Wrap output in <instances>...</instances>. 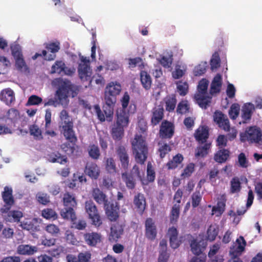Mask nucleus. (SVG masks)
Masks as SVG:
<instances>
[{
    "label": "nucleus",
    "mask_w": 262,
    "mask_h": 262,
    "mask_svg": "<svg viewBox=\"0 0 262 262\" xmlns=\"http://www.w3.org/2000/svg\"><path fill=\"white\" fill-rule=\"evenodd\" d=\"M146 138L141 135L136 134L132 142L133 154L136 162L141 165L144 164L148 153Z\"/></svg>",
    "instance_id": "obj_5"
},
{
    "label": "nucleus",
    "mask_w": 262,
    "mask_h": 262,
    "mask_svg": "<svg viewBox=\"0 0 262 262\" xmlns=\"http://www.w3.org/2000/svg\"><path fill=\"white\" fill-rule=\"evenodd\" d=\"M219 228L216 224L211 225L207 231V238L210 241H214L218 235Z\"/></svg>",
    "instance_id": "obj_43"
},
{
    "label": "nucleus",
    "mask_w": 262,
    "mask_h": 262,
    "mask_svg": "<svg viewBox=\"0 0 262 262\" xmlns=\"http://www.w3.org/2000/svg\"><path fill=\"white\" fill-rule=\"evenodd\" d=\"M121 91V85L118 82H111L107 84L104 91L105 104L103 107V112L107 117H112L113 115L116 97Z\"/></svg>",
    "instance_id": "obj_3"
},
{
    "label": "nucleus",
    "mask_w": 262,
    "mask_h": 262,
    "mask_svg": "<svg viewBox=\"0 0 262 262\" xmlns=\"http://www.w3.org/2000/svg\"><path fill=\"white\" fill-rule=\"evenodd\" d=\"M122 179L126 187L129 189H134L136 185L135 177L132 173L124 172L122 174Z\"/></svg>",
    "instance_id": "obj_32"
},
{
    "label": "nucleus",
    "mask_w": 262,
    "mask_h": 262,
    "mask_svg": "<svg viewBox=\"0 0 262 262\" xmlns=\"http://www.w3.org/2000/svg\"><path fill=\"white\" fill-rule=\"evenodd\" d=\"M230 152L228 149L222 148L219 149L214 156V160L219 163L225 162L230 157Z\"/></svg>",
    "instance_id": "obj_30"
},
{
    "label": "nucleus",
    "mask_w": 262,
    "mask_h": 262,
    "mask_svg": "<svg viewBox=\"0 0 262 262\" xmlns=\"http://www.w3.org/2000/svg\"><path fill=\"white\" fill-rule=\"evenodd\" d=\"M262 131L259 127L256 126H251L240 135L242 142L248 141L249 143H258L261 140Z\"/></svg>",
    "instance_id": "obj_6"
},
{
    "label": "nucleus",
    "mask_w": 262,
    "mask_h": 262,
    "mask_svg": "<svg viewBox=\"0 0 262 262\" xmlns=\"http://www.w3.org/2000/svg\"><path fill=\"white\" fill-rule=\"evenodd\" d=\"M60 214L64 219L71 220L73 222L76 219L74 208L64 207L61 210Z\"/></svg>",
    "instance_id": "obj_39"
},
{
    "label": "nucleus",
    "mask_w": 262,
    "mask_h": 262,
    "mask_svg": "<svg viewBox=\"0 0 262 262\" xmlns=\"http://www.w3.org/2000/svg\"><path fill=\"white\" fill-rule=\"evenodd\" d=\"M42 216L46 219H52L55 220L57 219V214L56 212L51 208L44 209L42 211Z\"/></svg>",
    "instance_id": "obj_55"
},
{
    "label": "nucleus",
    "mask_w": 262,
    "mask_h": 262,
    "mask_svg": "<svg viewBox=\"0 0 262 262\" xmlns=\"http://www.w3.org/2000/svg\"><path fill=\"white\" fill-rule=\"evenodd\" d=\"M140 79L143 88L146 90H150L152 83L150 75L145 71H141L140 73Z\"/></svg>",
    "instance_id": "obj_33"
},
{
    "label": "nucleus",
    "mask_w": 262,
    "mask_h": 262,
    "mask_svg": "<svg viewBox=\"0 0 262 262\" xmlns=\"http://www.w3.org/2000/svg\"><path fill=\"white\" fill-rule=\"evenodd\" d=\"M213 119L214 122L222 129L225 131L230 130V122L226 115L222 112L216 111L213 115Z\"/></svg>",
    "instance_id": "obj_13"
},
{
    "label": "nucleus",
    "mask_w": 262,
    "mask_h": 262,
    "mask_svg": "<svg viewBox=\"0 0 262 262\" xmlns=\"http://www.w3.org/2000/svg\"><path fill=\"white\" fill-rule=\"evenodd\" d=\"M106 170L111 174L116 173L117 168L115 161L113 158H108L105 162Z\"/></svg>",
    "instance_id": "obj_46"
},
{
    "label": "nucleus",
    "mask_w": 262,
    "mask_h": 262,
    "mask_svg": "<svg viewBox=\"0 0 262 262\" xmlns=\"http://www.w3.org/2000/svg\"><path fill=\"white\" fill-rule=\"evenodd\" d=\"M164 118V108L162 105L154 107L151 112V124L153 126L158 125Z\"/></svg>",
    "instance_id": "obj_18"
},
{
    "label": "nucleus",
    "mask_w": 262,
    "mask_h": 262,
    "mask_svg": "<svg viewBox=\"0 0 262 262\" xmlns=\"http://www.w3.org/2000/svg\"><path fill=\"white\" fill-rule=\"evenodd\" d=\"M202 200V195L199 191H196L191 195L192 206L193 208L197 207Z\"/></svg>",
    "instance_id": "obj_59"
},
{
    "label": "nucleus",
    "mask_w": 262,
    "mask_h": 262,
    "mask_svg": "<svg viewBox=\"0 0 262 262\" xmlns=\"http://www.w3.org/2000/svg\"><path fill=\"white\" fill-rule=\"evenodd\" d=\"M222 84V77L220 74H217L213 78L210 86L211 94L218 93L221 91Z\"/></svg>",
    "instance_id": "obj_31"
},
{
    "label": "nucleus",
    "mask_w": 262,
    "mask_h": 262,
    "mask_svg": "<svg viewBox=\"0 0 262 262\" xmlns=\"http://www.w3.org/2000/svg\"><path fill=\"white\" fill-rule=\"evenodd\" d=\"M194 98L199 106L202 108L206 109L211 102V98L206 95L195 94Z\"/></svg>",
    "instance_id": "obj_35"
},
{
    "label": "nucleus",
    "mask_w": 262,
    "mask_h": 262,
    "mask_svg": "<svg viewBox=\"0 0 262 262\" xmlns=\"http://www.w3.org/2000/svg\"><path fill=\"white\" fill-rule=\"evenodd\" d=\"M180 206L179 204H175L173 205L170 214V222L172 224H175L179 219L180 214Z\"/></svg>",
    "instance_id": "obj_44"
},
{
    "label": "nucleus",
    "mask_w": 262,
    "mask_h": 262,
    "mask_svg": "<svg viewBox=\"0 0 262 262\" xmlns=\"http://www.w3.org/2000/svg\"><path fill=\"white\" fill-rule=\"evenodd\" d=\"M78 262H90L91 254L89 252H80L77 257Z\"/></svg>",
    "instance_id": "obj_61"
},
{
    "label": "nucleus",
    "mask_w": 262,
    "mask_h": 262,
    "mask_svg": "<svg viewBox=\"0 0 262 262\" xmlns=\"http://www.w3.org/2000/svg\"><path fill=\"white\" fill-rule=\"evenodd\" d=\"M92 194L94 200L99 205L104 206L109 202L107 195L98 188H94Z\"/></svg>",
    "instance_id": "obj_26"
},
{
    "label": "nucleus",
    "mask_w": 262,
    "mask_h": 262,
    "mask_svg": "<svg viewBox=\"0 0 262 262\" xmlns=\"http://www.w3.org/2000/svg\"><path fill=\"white\" fill-rule=\"evenodd\" d=\"M220 57L218 52H215L212 55V57L210 60V66L212 70L216 69L220 66Z\"/></svg>",
    "instance_id": "obj_57"
},
{
    "label": "nucleus",
    "mask_w": 262,
    "mask_h": 262,
    "mask_svg": "<svg viewBox=\"0 0 262 262\" xmlns=\"http://www.w3.org/2000/svg\"><path fill=\"white\" fill-rule=\"evenodd\" d=\"M189 105L187 100H182L177 106V113L180 114H185L189 112Z\"/></svg>",
    "instance_id": "obj_49"
},
{
    "label": "nucleus",
    "mask_w": 262,
    "mask_h": 262,
    "mask_svg": "<svg viewBox=\"0 0 262 262\" xmlns=\"http://www.w3.org/2000/svg\"><path fill=\"white\" fill-rule=\"evenodd\" d=\"M84 172L92 179L97 180L100 176V170L96 163L89 161L85 164Z\"/></svg>",
    "instance_id": "obj_15"
},
{
    "label": "nucleus",
    "mask_w": 262,
    "mask_h": 262,
    "mask_svg": "<svg viewBox=\"0 0 262 262\" xmlns=\"http://www.w3.org/2000/svg\"><path fill=\"white\" fill-rule=\"evenodd\" d=\"M15 66L17 70L22 71L23 69L25 71L28 69V68L23 57L22 56H19L15 57Z\"/></svg>",
    "instance_id": "obj_58"
},
{
    "label": "nucleus",
    "mask_w": 262,
    "mask_h": 262,
    "mask_svg": "<svg viewBox=\"0 0 262 262\" xmlns=\"http://www.w3.org/2000/svg\"><path fill=\"white\" fill-rule=\"evenodd\" d=\"M85 209L93 224L96 226H100L102 224V221L95 203L91 200L86 201L85 202Z\"/></svg>",
    "instance_id": "obj_8"
},
{
    "label": "nucleus",
    "mask_w": 262,
    "mask_h": 262,
    "mask_svg": "<svg viewBox=\"0 0 262 262\" xmlns=\"http://www.w3.org/2000/svg\"><path fill=\"white\" fill-rule=\"evenodd\" d=\"M125 127L119 125L116 123H114L112 130L111 135L112 138L115 140H120L124 136Z\"/></svg>",
    "instance_id": "obj_34"
},
{
    "label": "nucleus",
    "mask_w": 262,
    "mask_h": 262,
    "mask_svg": "<svg viewBox=\"0 0 262 262\" xmlns=\"http://www.w3.org/2000/svg\"><path fill=\"white\" fill-rule=\"evenodd\" d=\"M207 63L202 62L195 66L193 70V74L195 76H200L204 74L206 71Z\"/></svg>",
    "instance_id": "obj_56"
},
{
    "label": "nucleus",
    "mask_w": 262,
    "mask_h": 262,
    "mask_svg": "<svg viewBox=\"0 0 262 262\" xmlns=\"http://www.w3.org/2000/svg\"><path fill=\"white\" fill-rule=\"evenodd\" d=\"M124 225L119 222L114 223L111 227L108 240L111 243L117 242L123 233Z\"/></svg>",
    "instance_id": "obj_14"
},
{
    "label": "nucleus",
    "mask_w": 262,
    "mask_h": 262,
    "mask_svg": "<svg viewBox=\"0 0 262 262\" xmlns=\"http://www.w3.org/2000/svg\"><path fill=\"white\" fill-rule=\"evenodd\" d=\"M64 66H65V63L63 61L61 60L56 61L51 67L50 74H60L61 72H62Z\"/></svg>",
    "instance_id": "obj_51"
},
{
    "label": "nucleus",
    "mask_w": 262,
    "mask_h": 262,
    "mask_svg": "<svg viewBox=\"0 0 262 262\" xmlns=\"http://www.w3.org/2000/svg\"><path fill=\"white\" fill-rule=\"evenodd\" d=\"M177 102L175 95H172L167 97L165 100L166 110L169 112L173 111L176 108Z\"/></svg>",
    "instance_id": "obj_41"
},
{
    "label": "nucleus",
    "mask_w": 262,
    "mask_h": 262,
    "mask_svg": "<svg viewBox=\"0 0 262 262\" xmlns=\"http://www.w3.org/2000/svg\"><path fill=\"white\" fill-rule=\"evenodd\" d=\"M46 49L51 53L46 57V60L51 61L55 59L56 53L60 50V42L59 41L49 42L46 45Z\"/></svg>",
    "instance_id": "obj_24"
},
{
    "label": "nucleus",
    "mask_w": 262,
    "mask_h": 262,
    "mask_svg": "<svg viewBox=\"0 0 262 262\" xmlns=\"http://www.w3.org/2000/svg\"><path fill=\"white\" fill-rule=\"evenodd\" d=\"M175 126L173 123L165 120L162 122L159 132V136L161 140H170L174 136Z\"/></svg>",
    "instance_id": "obj_9"
},
{
    "label": "nucleus",
    "mask_w": 262,
    "mask_h": 262,
    "mask_svg": "<svg viewBox=\"0 0 262 262\" xmlns=\"http://www.w3.org/2000/svg\"><path fill=\"white\" fill-rule=\"evenodd\" d=\"M116 152L120 161L121 166L124 169H127L129 165V156L125 147L119 145L116 149Z\"/></svg>",
    "instance_id": "obj_20"
},
{
    "label": "nucleus",
    "mask_w": 262,
    "mask_h": 262,
    "mask_svg": "<svg viewBox=\"0 0 262 262\" xmlns=\"http://www.w3.org/2000/svg\"><path fill=\"white\" fill-rule=\"evenodd\" d=\"M238 163L239 166L242 168H246L249 166V162L243 152L240 153L238 156Z\"/></svg>",
    "instance_id": "obj_60"
},
{
    "label": "nucleus",
    "mask_w": 262,
    "mask_h": 262,
    "mask_svg": "<svg viewBox=\"0 0 262 262\" xmlns=\"http://www.w3.org/2000/svg\"><path fill=\"white\" fill-rule=\"evenodd\" d=\"M238 246L234 249V247L231 248L230 254L231 256L232 262H243V261L238 257V255L244 251L246 245V242L244 238L241 236L236 241Z\"/></svg>",
    "instance_id": "obj_12"
},
{
    "label": "nucleus",
    "mask_w": 262,
    "mask_h": 262,
    "mask_svg": "<svg viewBox=\"0 0 262 262\" xmlns=\"http://www.w3.org/2000/svg\"><path fill=\"white\" fill-rule=\"evenodd\" d=\"M61 132L63 134L66 139L71 143H75L77 137L73 130V122L72 121L61 122L59 126Z\"/></svg>",
    "instance_id": "obj_10"
},
{
    "label": "nucleus",
    "mask_w": 262,
    "mask_h": 262,
    "mask_svg": "<svg viewBox=\"0 0 262 262\" xmlns=\"http://www.w3.org/2000/svg\"><path fill=\"white\" fill-rule=\"evenodd\" d=\"M184 160L183 155L181 154H178L173 156L172 159L170 160L166 164L169 169H173L178 167Z\"/></svg>",
    "instance_id": "obj_40"
},
{
    "label": "nucleus",
    "mask_w": 262,
    "mask_h": 262,
    "mask_svg": "<svg viewBox=\"0 0 262 262\" xmlns=\"http://www.w3.org/2000/svg\"><path fill=\"white\" fill-rule=\"evenodd\" d=\"M209 82L206 79H202L198 85V93L196 94L206 95Z\"/></svg>",
    "instance_id": "obj_52"
},
{
    "label": "nucleus",
    "mask_w": 262,
    "mask_h": 262,
    "mask_svg": "<svg viewBox=\"0 0 262 262\" xmlns=\"http://www.w3.org/2000/svg\"><path fill=\"white\" fill-rule=\"evenodd\" d=\"M145 234L147 238L152 241L156 237L157 231V227L153 220L147 218L145 223Z\"/></svg>",
    "instance_id": "obj_16"
},
{
    "label": "nucleus",
    "mask_w": 262,
    "mask_h": 262,
    "mask_svg": "<svg viewBox=\"0 0 262 262\" xmlns=\"http://www.w3.org/2000/svg\"><path fill=\"white\" fill-rule=\"evenodd\" d=\"M54 82L58 85L55 97L62 106L66 107L69 102L68 98L70 94L72 97H75L78 94V90L67 79L58 78L55 79Z\"/></svg>",
    "instance_id": "obj_2"
},
{
    "label": "nucleus",
    "mask_w": 262,
    "mask_h": 262,
    "mask_svg": "<svg viewBox=\"0 0 262 262\" xmlns=\"http://www.w3.org/2000/svg\"><path fill=\"white\" fill-rule=\"evenodd\" d=\"M254 110V105L251 103H245L243 105L241 113L243 123H246L251 119Z\"/></svg>",
    "instance_id": "obj_23"
},
{
    "label": "nucleus",
    "mask_w": 262,
    "mask_h": 262,
    "mask_svg": "<svg viewBox=\"0 0 262 262\" xmlns=\"http://www.w3.org/2000/svg\"><path fill=\"white\" fill-rule=\"evenodd\" d=\"M210 147V143H205L203 145L198 146L195 149V157L196 158L205 157L208 154Z\"/></svg>",
    "instance_id": "obj_36"
},
{
    "label": "nucleus",
    "mask_w": 262,
    "mask_h": 262,
    "mask_svg": "<svg viewBox=\"0 0 262 262\" xmlns=\"http://www.w3.org/2000/svg\"><path fill=\"white\" fill-rule=\"evenodd\" d=\"M36 198L38 202L43 205H46L50 202L49 196L46 193H38Z\"/></svg>",
    "instance_id": "obj_64"
},
{
    "label": "nucleus",
    "mask_w": 262,
    "mask_h": 262,
    "mask_svg": "<svg viewBox=\"0 0 262 262\" xmlns=\"http://www.w3.org/2000/svg\"><path fill=\"white\" fill-rule=\"evenodd\" d=\"M225 201H220L217 203L216 206H213L212 209L213 213L216 214V216L221 215L225 210Z\"/></svg>",
    "instance_id": "obj_47"
},
{
    "label": "nucleus",
    "mask_w": 262,
    "mask_h": 262,
    "mask_svg": "<svg viewBox=\"0 0 262 262\" xmlns=\"http://www.w3.org/2000/svg\"><path fill=\"white\" fill-rule=\"evenodd\" d=\"M230 192L232 194L239 193L242 189V183L238 177H234L230 182Z\"/></svg>",
    "instance_id": "obj_37"
},
{
    "label": "nucleus",
    "mask_w": 262,
    "mask_h": 262,
    "mask_svg": "<svg viewBox=\"0 0 262 262\" xmlns=\"http://www.w3.org/2000/svg\"><path fill=\"white\" fill-rule=\"evenodd\" d=\"M177 91L180 95L184 96L188 92L189 86L187 82L179 81L176 82Z\"/></svg>",
    "instance_id": "obj_45"
},
{
    "label": "nucleus",
    "mask_w": 262,
    "mask_h": 262,
    "mask_svg": "<svg viewBox=\"0 0 262 262\" xmlns=\"http://www.w3.org/2000/svg\"><path fill=\"white\" fill-rule=\"evenodd\" d=\"M104 208L106 215L108 220L112 222H115L119 218L120 207L118 203L115 202H107L104 206Z\"/></svg>",
    "instance_id": "obj_11"
},
{
    "label": "nucleus",
    "mask_w": 262,
    "mask_h": 262,
    "mask_svg": "<svg viewBox=\"0 0 262 262\" xmlns=\"http://www.w3.org/2000/svg\"><path fill=\"white\" fill-rule=\"evenodd\" d=\"M240 106L237 103H234L231 105L229 110V115L232 120H235L239 115Z\"/></svg>",
    "instance_id": "obj_53"
},
{
    "label": "nucleus",
    "mask_w": 262,
    "mask_h": 262,
    "mask_svg": "<svg viewBox=\"0 0 262 262\" xmlns=\"http://www.w3.org/2000/svg\"><path fill=\"white\" fill-rule=\"evenodd\" d=\"M84 239L85 243L90 246H96L101 242L102 236L97 232H89L84 234Z\"/></svg>",
    "instance_id": "obj_21"
},
{
    "label": "nucleus",
    "mask_w": 262,
    "mask_h": 262,
    "mask_svg": "<svg viewBox=\"0 0 262 262\" xmlns=\"http://www.w3.org/2000/svg\"><path fill=\"white\" fill-rule=\"evenodd\" d=\"M29 130L30 135L33 136L35 139L42 140L43 139L41 130L37 125H31L29 127Z\"/></svg>",
    "instance_id": "obj_48"
},
{
    "label": "nucleus",
    "mask_w": 262,
    "mask_h": 262,
    "mask_svg": "<svg viewBox=\"0 0 262 262\" xmlns=\"http://www.w3.org/2000/svg\"><path fill=\"white\" fill-rule=\"evenodd\" d=\"M167 234L169 238L170 247L174 249L178 248L180 245L181 242L178 239V231L176 228L174 227L169 228Z\"/></svg>",
    "instance_id": "obj_22"
},
{
    "label": "nucleus",
    "mask_w": 262,
    "mask_h": 262,
    "mask_svg": "<svg viewBox=\"0 0 262 262\" xmlns=\"http://www.w3.org/2000/svg\"><path fill=\"white\" fill-rule=\"evenodd\" d=\"M63 204L64 207L75 208L77 207V201L74 195L69 192H66L63 196Z\"/></svg>",
    "instance_id": "obj_29"
},
{
    "label": "nucleus",
    "mask_w": 262,
    "mask_h": 262,
    "mask_svg": "<svg viewBox=\"0 0 262 262\" xmlns=\"http://www.w3.org/2000/svg\"><path fill=\"white\" fill-rule=\"evenodd\" d=\"M171 145H173V143L169 142L167 143L163 140L158 142V153L161 159L164 158L171 150Z\"/></svg>",
    "instance_id": "obj_28"
},
{
    "label": "nucleus",
    "mask_w": 262,
    "mask_h": 262,
    "mask_svg": "<svg viewBox=\"0 0 262 262\" xmlns=\"http://www.w3.org/2000/svg\"><path fill=\"white\" fill-rule=\"evenodd\" d=\"M7 118L13 122H15L19 118V113L15 108H11L7 113Z\"/></svg>",
    "instance_id": "obj_54"
},
{
    "label": "nucleus",
    "mask_w": 262,
    "mask_h": 262,
    "mask_svg": "<svg viewBox=\"0 0 262 262\" xmlns=\"http://www.w3.org/2000/svg\"><path fill=\"white\" fill-rule=\"evenodd\" d=\"M195 165L193 163L188 164L181 174L182 179L190 177L194 171Z\"/></svg>",
    "instance_id": "obj_50"
},
{
    "label": "nucleus",
    "mask_w": 262,
    "mask_h": 262,
    "mask_svg": "<svg viewBox=\"0 0 262 262\" xmlns=\"http://www.w3.org/2000/svg\"><path fill=\"white\" fill-rule=\"evenodd\" d=\"M0 100L6 105L10 106L15 100V94L10 88H6L1 91Z\"/></svg>",
    "instance_id": "obj_19"
},
{
    "label": "nucleus",
    "mask_w": 262,
    "mask_h": 262,
    "mask_svg": "<svg viewBox=\"0 0 262 262\" xmlns=\"http://www.w3.org/2000/svg\"><path fill=\"white\" fill-rule=\"evenodd\" d=\"M42 101V99L41 97L33 95L29 98L27 103V105H38L41 103Z\"/></svg>",
    "instance_id": "obj_62"
},
{
    "label": "nucleus",
    "mask_w": 262,
    "mask_h": 262,
    "mask_svg": "<svg viewBox=\"0 0 262 262\" xmlns=\"http://www.w3.org/2000/svg\"><path fill=\"white\" fill-rule=\"evenodd\" d=\"M209 136V129L207 126H200L195 131L194 137L195 140L200 144L207 143Z\"/></svg>",
    "instance_id": "obj_17"
},
{
    "label": "nucleus",
    "mask_w": 262,
    "mask_h": 262,
    "mask_svg": "<svg viewBox=\"0 0 262 262\" xmlns=\"http://www.w3.org/2000/svg\"><path fill=\"white\" fill-rule=\"evenodd\" d=\"M38 251L36 246L21 244L17 248V253L23 255H32Z\"/></svg>",
    "instance_id": "obj_27"
},
{
    "label": "nucleus",
    "mask_w": 262,
    "mask_h": 262,
    "mask_svg": "<svg viewBox=\"0 0 262 262\" xmlns=\"http://www.w3.org/2000/svg\"><path fill=\"white\" fill-rule=\"evenodd\" d=\"M204 243L202 241L197 242L193 239L191 242L190 247L192 252L196 255L201 254L205 249V246H203Z\"/></svg>",
    "instance_id": "obj_38"
},
{
    "label": "nucleus",
    "mask_w": 262,
    "mask_h": 262,
    "mask_svg": "<svg viewBox=\"0 0 262 262\" xmlns=\"http://www.w3.org/2000/svg\"><path fill=\"white\" fill-rule=\"evenodd\" d=\"M80 62L78 67L79 78L83 81H89L90 85L93 81L98 85H104V78L99 74H97L91 77L92 70L90 68L89 59L82 55L79 56Z\"/></svg>",
    "instance_id": "obj_4"
},
{
    "label": "nucleus",
    "mask_w": 262,
    "mask_h": 262,
    "mask_svg": "<svg viewBox=\"0 0 262 262\" xmlns=\"http://www.w3.org/2000/svg\"><path fill=\"white\" fill-rule=\"evenodd\" d=\"M133 203L138 212L140 214H142L146 205L144 194L141 193H138L136 194L134 198Z\"/></svg>",
    "instance_id": "obj_25"
},
{
    "label": "nucleus",
    "mask_w": 262,
    "mask_h": 262,
    "mask_svg": "<svg viewBox=\"0 0 262 262\" xmlns=\"http://www.w3.org/2000/svg\"><path fill=\"white\" fill-rule=\"evenodd\" d=\"M89 156L93 160H97L100 157V151L99 147L95 144H90L88 148Z\"/></svg>",
    "instance_id": "obj_42"
},
{
    "label": "nucleus",
    "mask_w": 262,
    "mask_h": 262,
    "mask_svg": "<svg viewBox=\"0 0 262 262\" xmlns=\"http://www.w3.org/2000/svg\"><path fill=\"white\" fill-rule=\"evenodd\" d=\"M13 190L11 187L5 186L4 190L2 192V196L4 205L1 208L0 211L4 215L6 221L11 223H18L23 216V213L19 210H10L14 205L15 201L13 196Z\"/></svg>",
    "instance_id": "obj_1"
},
{
    "label": "nucleus",
    "mask_w": 262,
    "mask_h": 262,
    "mask_svg": "<svg viewBox=\"0 0 262 262\" xmlns=\"http://www.w3.org/2000/svg\"><path fill=\"white\" fill-rule=\"evenodd\" d=\"M136 111V105L131 103L129 106L128 112L126 110H117L116 111V120L115 123L125 127L128 125L129 114H134Z\"/></svg>",
    "instance_id": "obj_7"
},
{
    "label": "nucleus",
    "mask_w": 262,
    "mask_h": 262,
    "mask_svg": "<svg viewBox=\"0 0 262 262\" xmlns=\"http://www.w3.org/2000/svg\"><path fill=\"white\" fill-rule=\"evenodd\" d=\"M155 179V172L152 168L150 163H148L147 166V180L148 182H152Z\"/></svg>",
    "instance_id": "obj_63"
}]
</instances>
